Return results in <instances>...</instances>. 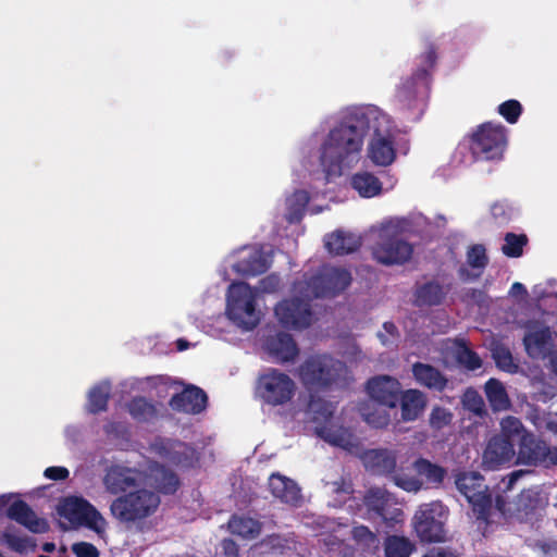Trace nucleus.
<instances>
[{"label": "nucleus", "instance_id": "52", "mask_svg": "<svg viewBox=\"0 0 557 557\" xmlns=\"http://www.w3.org/2000/svg\"><path fill=\"white\" fill-rule=\"evenodd\" d=\"M364 421L375 429H383L389 424L391 416L386 409L374 408L371 411H363Z\"/></svg>", "mask_w": 557, "mask_h": 557}, {"label": "nucleus", "instance_id": "5", "mask_svg": "<svg viewBox=\"0 0 557 557\" xmlns=\"http://www.w3.org/2000/svg\"><path fill=\"white\" fill-rule=\"evenodd\" d=\"M296 383L287 374L275 368H268L259 374L256 382V395L271 407L285 406L296 394Z\"/></svg>", "mask_w": 557, "mask_h": 557}, {"label": "nucleus", "instance_id": "39", "mask_svg": "<svg viewBox=\"0 0 557 557\" xmlns=\"http://www.w3.org/2000/svg\"><path fill=\"white\" fill-rule=\"evenodd\" d=\"M227 525L232 534L244 539H255L261 532L260 522L245 516L233 515Z\"/></svg>", "mask_w": 557, "mask_h": 557}, {"label": "nucleus", "instance_id": "14", "mask_svg": "<svg viewBox=\"0 0 557 557\" xmlns=\"http://www.w3.org/2000/svg\"><path fill=\"white\" fill-rule=\"evenodd\" d=\"M274 313L284 327L292 330L307 329L313 315L309 300L298 297L280 301L274 308Z\"/></svg>", "mask_w": 557, "mask_h": 557}, {"label": "nucleus", "instance_id": "13", "mask_svg": "<svg viewBox=\"0 0 557 557\" xmlns=\"http://www.w3.org/2000/svg\"><path fill=\"white\" fill-rule=\"evenodd\" d=\"M362 503L370 517L381 518L386 523H398L404 519V511L396 506V498L386 488L379 486L368 488Z\"/></svg>", "mask_w": 557, "mask_h": 557}, {"label": "nucleus", "instance_id": "19", "mask_svg": "<svg viewBox=\"0 0 557 557\" xmlns=\"http://www.w3.org/2000/svg\"><path fill=\"white\" fill-rule=\"evenodd\" d=\"M515 444L504 436H493L487 442L482 455V466L485 470H496L509 463L515 457Z\"/></svg>", "mask_w": 557, "mask_h": 557}, {"label": "nucleus", "instance_id": "50", "mask_svg": "<svg viewBox=\"0 0 557 557\" xmlns=\"http://www.w3.org/2000/svg\"><path fill=\"white\" fill-rule=\"evenodd\" d=\"M454 414L447 408L435 406L431 410L429 423L433 430H443L448 426L453 421Z\"/></svg>", "mask_w": 557, "mask_h": 557}, {"label": "nucleus", "instance_id": "6", "mask_svg": "<svg viewBox=\"0 0 557 557\" xmlns=\"http://www.w3.org/2000/svg\"><path fill=\"white\" fill-rule=\"evenodd\" d=\"M352 281L350 271L345 268L323 265L305 281L301 293L308 299L334 297L343 293Z\"/></svg>", "mask_w": 557, "mask_h": 557}, {"label": "nucleus", "instance_id": "8", "mask_svg": "<svg viewBox=\"0 0 557 557\" xmlns=\"http://www.w3.org/2000/svg\"><path fill=\"white\" fill-rule=\"evenodd\" d=\"M226 299V313L230 320L246 330L257 326L259 319L256 317V294L248 283H232Z\"/></svg>", "mask_w": 557, "mask_h": 557}, {"label": "nucleus", "instance_id": "45", "mask_svg": "<svg viewBox=\"0 0 557 557\" xmlns=\"http://www.w3.org/2000/svg\"><path fill=\"white\" fill-rule=\"evenodd\" d=\"M351 537L364 552H372L376 549L380 544L377 534L366 525H354L351 529Z\"/></svg>", "mask_w": 557, "mask_h": 557}, {"label": "nucleus", "instance_id": "53", "mask_svg": "<svg viewBox=\"0 0 557 557\" xmlns=\"http://www.w3.org/2000/svg\"><path fill=\"white\" fill-rule=\"evenodd\" d=\"M394 484L406 492H418L422 488L423 482L418 478L405 474L396 473L389 475Z\"/></svg>", "mask_w": 557, "mask_h": 557}, {"label": "nucleus", "instance_id": "55", "mask_svg": "<svg viewBox=\"0 0 557 557\" xmlns=\"http://www.w3.org/2000/svg\"><path fill=\"white\" fill-rule=\"evenodd\" d=\"M72 552L76 557H99L98 548L88 542H78L72 545Z\"/></svg>", "mask_w": 557, "mask_h": 557}, {"label": "nucleus", "instance_id": "38", "mask_svg": "<svg viewBox=\"0 0 557 557\" xmlns=\"http://www.w3.org/2000/svg\"><path fill=\"white\" fill-rule=\"evenodd\" d=\"M111 397V384L100 382L94 385L88 393L87 410L92 414L107 411Z\"/></svg>", "mask_w": 557, "mask_h": 557}, {"label": "nucleus", "instance_id": "11", "mask_svg": "<svg viewBox=\"0 0 557 557\" xmlns=\"http://www.w3.org/2000/svg\"><path fill=\"white\" fill-rule=\"evenodd\" d=\"M151 453L183 469L196 467L199 462L197 450L180 440L157 436L149 446Z\"/></svg>", "mask_w": 557, "mask_h": 557}, {"label": "nucleus", "instance_id": "47", "mask_svg": "<svg viewBox=\"0 0 557 557\" xmlns=\"http://www.w3.org/2000/svg\"><path fill=\"white\" fill-rule=\"evenodd\" d=\"M500 433L496 436H504L506 440L515 444L516 438H521L522 434L528 433L522 422L512 416L504 418L500 422Z\"/></svg>", "mask_w": 557, "mask_h": 557}, {"label": "nucleus", "instance_id": "27", "mask_svg": "<svg viewBox=\"0 0 557 557\" xmlns=\"http://www.w3.org/2000/svg\"><path fill=\"white\" fill-rule=\"evenodd\" d=\"M411 371L416 382L431 391L442 393L448 385V379L437 368L429 363L414 362Z\"/></svg>", "mask_w": 557, "mask_h": 557}, {"label": "nucleus", "instance_id": "3", "mask_svg": "<svg viewBox=\"0 0 557 557\" xmlns=\"http://www.w3.org/2000/svg\"><path fill=\"white\" fill-rule=\"evenodd\" d=\"M349 370L345 362L327 355L308 357L299 367V377L308 389L330 391L348 384Z\"/></svg>", "mask_w": 557, "mask_h": 557}, {"label": "nucleus", "instance_id": "62", "mask_svg": "<svg viewBox=\"0 0 557 557\" xmlns=\"http://www.w3.org/2000/svg\"><path fill=\"white\" fill-rule=\"evenodd\" d=\"M525 474V472L523 470H516V471H512L510 474H508V481L506 483V490H510L512 488V486L515 485V483Z\"/></svg>", "mask_w": 557, "mask_h": 557}, {"label": "nucleus", "instance_id": "54", "mask_svg": "<svg viewBox=\"0 0 557 557\" xmlns=\"http://www.w3.org/2000/svg\"><path fill=\"white\" fill-rule=\"evenodd\" d=\"M281 277L275 273H271L259 281V290L265 294L276 293L281 288Z\"/></svg>", "mask_w": 557, "mask_h": 557}, {"label": "nucleus", "instance_id": "41", "mask_svg": "<svg viewBox=\"0 0 557 557\" xmlns=\"http://www.w3.org/2000/svg\"><path fill=\"white\" fill-rule=\"evenodd\" d=\"M385 557H410L416 545L408 537L403 535H387L384 540Z\"/></svg>", "mask_w": 557, "mask_h": 557}, {"label": "nucleus", "instance_id": "40", "mask_svg": "<svg viewBox=\"0 0 557 557\" xmlns=\"http://www.w3.org/2000/svg\"><path fill=\"white\" fill-rule=\"evenodd\" d=\"M234 269L242 275L256 276L264 273L269 269V263L261 251H253L239 260Z\"/></svg>", "mask_w": 557, "mask_h": 557}, {"label": "nucleus", "instance_id": "18", "mask_svg": "<svg viewBox=\"0 0 557 557\" xmlns=\"http://www.w3.org/2000/svg\"><path fill=\"white\" fill-rule=\"evenodd\" d=\"M366 388L370 398L379 405L389 409L396 408L400 394V383L397 379L389 375L374 376L368 380Z\"/></svg>", "mask_w": 557, "mask_h": 557}, {"label": "nucleus", "instance_id": "29", "mask_svg": "<svg viewBox=\"0 0 557 557\" xmlns=\"http://www.w3.org/2000/svg\"><path fill=\"white\" fill-rule=\"evenodd\" d=\"M451 289V284H441L432 280L417 286L414 290V302L419 307H435L443 304Z\"/></svg>", "mask_w": 557, "mask_h": 557}, {"label": "nucleus", "instance_id": "61", "mask_svg": "<svg viewBox=\"0 0 557 557\" xmlns=\"http://www.w3.org/2000/svg\"><path fill=\"white\" fill-rule=\"evenodd\" d=\"M293 200L297 202L300 208H305L309 201L308 193L305 190H296L293 194Z\"/></svg>", "mask_w": 557, "mask_h": 557}, {"label": "nucleus", "instance_id": "23", "mask_svg": "<svg viewBox=\"0 0 557 557\" xmlns=\"http://www.w3.org/2000/svg\"><path fill=\"white\" fill-rule=\"evenodd\" d=\"M548 445L532 433L522 434L519 441L518 462L525 466H537L545 462Z\"/></svg>", "mask_w": 557, "mask_h": 557}, {"label": "nucleus", "instance_id": "46", "mask_svg": "<svg viewBox=\"0 0 557 557\" xmlns=\"http://www.w3.org/2000/svg\"><path fill=\"white\" fill-rule=\"evenodd\" d=\"M505 244L502 247V251L509 258H519L523 253V248L528 244V237L525 234L507 233L505 235Z\"/></svg>", "mask_w": 557, "mask_h": 557}, {"label": "nucleus", "instance_id": "37", "mask_svg": "<svg viewBox=\"0 0 557 557\" xmlns=\"http://www.w3.org/2000/svg\"><path fill=\"white\" fill-rule=\"evenodd\" d=\"M413 468L432 487H440L447 475V470L444 467L425 458H418L413 462Z\"/></svg>", "mask_w": 557, "mask_h": 557}, {"label": "nucleus", "instance_id": "17", "mask_svg": "<svg viewBox=\"0 0 557 557\" xmlns=\"http://www.w3.org/2000/svg\"><path fill=\"white\" fill-rule=\"evenodd\" d=\"M143 472L144 484L148 483L157 493L173 495L181 486L178 475L159 461L149 460Z\"/></svg>", "mask_w": 557, "mask_h": 557}, {"label": "nucleus", "instance_id": "31", "mask_svg": "<svg viewBox=\"0 0 557 557\" xmlns=\"http://www.w3.org/2000/svg\"><path fill=\"white\" fill-rule=\"evenodd\" d=\"M368 156L376 165L387 166L392 164L396 158L393 137L391 135L383 136L375 131L369 144Z\"/></svg>", "mask_w": 557, "mask_h": 557}, {"label": "nucleus", "instance_id": "10", "mask_svg": "<svg viewBox=\"0 0 557 557\" xmlns=\"http://www.w3.org/2000/svg\"><path fill=\"white\" fill-rule=\"evenodd\" d=\"M455 483L460 494L471 505L476 519L487 521L493 499L484 476L479 472L463 471L456 474Z\"/></svg>", "mask_w": 557, "mask_h": 557}, {"label": "nucleus", "instance_id": "9", "mask_svg": "<svg viewBox=\"0 0 557 557\" xmlns=\"http://www.w3.org/2000/svg\"><path fill=\"white\" fill-rule=\"evenodd\" d=\"M447 516L448 509L441 502L421 505L413 517V528L420 541L423 543L444 542Z\"/></svg>", "mask_w": 557, "mask_h": 557}, {"label": "nucleus", "instance_id": "44", "mask_svg": "<svg viewBox=\"0 0 557 557\" xmlns=\"http://www.w3.org/2000/svg\"><path fill=\"white\" fill-rule=\"evenodd\" d=\"M492 358L496 367L509 374L519 371V364L515 361L510 349L504 344H495L491 348Z\"/></svg>", "mask_w": 557, "mask_h": 557}, {"label": "nucleus", "instance_id": "1", "mask_svg": "<svg viewBox=\"0 0 557 557\" xmlns=\"http://www.w3.org/2000/svg\"><path fill=\"white\" fill-rule=\"evenodd\" d=\"M370 119L361 110L347 113L334 126L321 147L320 161L327 174L341 173L344 164L362 150L363 140L370 131Z\"/></svg>", "mask_w": 557, "mask_h": 557}, {"label": "nucleus", "instance_id": "22", "mask_svg": "<svg viewBox=\"0 0 557 557\" xmlns=\"http://www.w3.org/2000/svg\"><path fill=\"white\" fill-rule=\"evenodd\" d=\"M264 349L275 362L282 364L294 361L299 354L295 339L285 332L268 336L264 342Z\"/></svg>", "mask_w": 557, "mask_h": 557}, {"label": "nucleus", "instance_id": "26", "mask_svg": "<svg viewBox=\"0 0 557 557\" xmlns=\"http://www.w3.org/2000/svg\"><path fill=\"white\" fill-rule=\"evenodd\" d=\"M315 434L332 446L354 451L359 446V440L345 426L317 425Z\"/></svg>", "mask_w": 557, "mask_h": 557}, {"label": "nucleus", "instance_id": "2", "mask_svg": "<svg viewBox=\"0 0 557 557\" xmlns=\"http://www.w3.org/2000/svg\"><path fill=\"white\" fill-rule=\"evenodd\" d=\"M436 61V46L433 42H426L425 50L417 58L416 70L410 76L401 79L396 88L397 107L412 120H418L425 110Z\"/></svg>", "mask_w": 557, "mask_h": 557}, {"label": "nucleus", "instance_id": "36", "mask_svg": "<svg viewBox=\"0 0 557 557\" xmlns=\"http://www.w3.org/2000/svg\"><path fill=\"white\" fill-rule=\"evenodd\" d=\"M486 399L493 411H505L511 406L504 384L497 379H490L484 385Z\"/></svg>", "mask_w": 557, "mask_h": 557}, {"label": "nucleus", "instance_id": "56", "mask_svg": "<svg viewBox=\"0 0 557 557\" xmlns=\"http://www.w3.org/2000/svg\"><path fill=\"white\" fill-rule=\"evenodd\" d=\"M107 435H112L116 438H123L128 434V428L123 422L110 421L103 426Z\"/></svg>", "mask_w": 557, "mask_h": 557}, {"label": "nucleus", "instance_id": "16", "mask_svg": "<svg viewBox=\"0 0 557 557\" xmlns=\"http://www.w3.org/2000/svg\"><path fill=\"white\" fill-rule=\"evenodd\" d=\"M59 515L71 523L84 524L99 531L98 522L103 521L101 513L83 497H67L59 506Z\"/></svg>", "mask_w": 557, "mask_h": 557}, {"label": "nucleus", "instance_id": "25", "mask_svg": "<svg viewBox=\"0 0 557 557\" xmlns=\"http://www.w3.org/2000/svg\"><path fill=\"white\" fill-rule=\"evenodd\" d=\"M361 459L366 469L374 474L385 476L393 474L397 466L395 453L386 448L368 449L363 453Z\"/></svg>", "mask_w": 557, "mask_h": 557}, {"label": "nucleus", "instance_id": "42", "mask_svg": "<svg viewBox=\"0 0 557 557\" xmlns=\"http://www.w3.org/2000/svg\"><path fill=\"white\" fill-rule=\"evenodd\" d=\"M308 412L311 414V420L318 425H330L334 408L330 401L311 395L308 403Z\"/></svg>", "mask_w": 557, "mask_h": 557}, {"label": "nucleus", "instance_id": "12", "mask_svg": "<svg viewBox=\"0 0 557 557\" xmlns=\"http://www.w3.org/2000/svg\"><path fill=\"white\" fill-rule=\"evenodd\" d=\"M413 255V246L398 233H383L372 247L373 259L383 265H403Z\"/></svg>", "mask_w": 557, "mask_h": 557}, {"label": "nucleus", "instance_id": "43", "mask_svg": "<svg viewBox=\"0 0 557 557\" xmlns=\"http://www.w3.org/2000/svg\"><path fill=\"white\" fill-rule=\"evenodd\" d=\"M544 499L542 494L536 488L523 490L516 503L518 512L523 513L525 517L534 515L537 509L543 508Z\"/></svg>", "mask_w": 557, "mask_h": 557}, {"label": "nucleus", "instance_id": "49", "mask_svg": "<svg viewBox=\"0 0 557 557\" xmlns=\"http://www.w3.org/2000/svg\"><path fill=\"white\" fill-rule=\"evenodd\" d=\"M462 406L466 410L478 417L486 414L485 403L482 396L473 388H468L462 396Z\"/></svg>", "mask_w": 557, "mask_h": 557}, {"label": "nucleus", "instance_id": "15", "mask_svg": "<svg viewBox=\"0 0 557 557\" xmlns=\"http://www.w3.org/2000/svg\"><path fill=\"white\" fill-rule=\"evenodd\" d=\"M102 483L108 493L123 495L126 491L144 484V472L137 468L111 465L106 469Z\"/></svg>", "mask_w": 557, "mask_h": 557}, {"label": "nucleus", "instance_id": "64", "mask_svg": "<svg viewBox=\"0 0 557 557\" xmlns=\"http://www.w3.org/2000/svg\"><path fill=\"white\" fill-rule=\"evenodd\" d=\"M544 463L557 466V447L548 446L547 458L545 459Z\"/></svg>", "mask_w": 557, "mask_h": 557}, {"label": "nucleus", "instance_id": "32", "mask_svg": "<svg viewBox=\"0 0 557 557\" xmlns=\"http://www.w3.org/2000/svg\"><path fill=\"white\" fill-rule=\"evenodd\" d=\"M324 244L331 255L345 256L357 251L361 247V237L354 233L336 230L326 235Z\"/></svg>", "mask_w": 557, "mask_h": 557}, {"label": "nucleus", "instance_id": "35", "mask_svg": "<svg viewBox=\"0 0 557 557\" xmlns=\"http://www.w3.org/2000/svg\"><path fill=\"white\" fill-rule=\"evenodd\" d=\"M127 412L139 422L147 423L158 418V408L154 403L144 396H135L126 404Z\"/></svg>", "mask_w": 557, "mask_h": 557}, {"label": "nucleus", "instance_id": "58", "mask_svg": "<svg viewBox=\"0 0 557 557\" xmlns=\"http://www.w3.org/2000/svg\"><path fill=\"white\" fill-rule=\"evenodd\" d=\"M222 553L225 557H238L239 547L232 539H223L221 542Z\"/></svg>", "mask_w": 557, "mask_h": 557}, {"label": "nucleus", "instance_id": "51", "mask_svg": "<svg viewBox=\"0 0 557 557\" xmlns=\"http://www.w3.org/2000/svg\"><path fill=\"white\" fill-rule=\"evenodd\" d=\"M523 108L521 103L516 99H509L500 103L497 108V112L509 123L515 124L518 122L522 114Z\"/></svg>", "mask_w": 557, "mask_h": 557}, {"label": "nucleus", "instance_id": "20", "mask_svg": "<svg viewBox=\"0 0 557 557\" xmlns=\"http://www.w3.org/2000/svg\"><path fill=\"white\" fill-rule=\"evenodd\" d=\"M169 405L174 411L198 414L207 408L208 396L202 388L188 385L181 393L174 394Z\"/></svg>", "mask_w": 557, "mask_h": 557}, {"label": "nucleus", "instance_id": "21", "mask_svg": "<svg viewBox=\"0 0 557 557\" xmlns=\"http://www.w3.org/2000/svg\"><path fill=\"white\" fill-rule=\"evenodd\" d=\"M527 355L532 359L545 360L554 348L552 331L548 326L532 327L523 336Z\"/></svg>", "mask_w": 557, "mask_h": 557}, {"label": "nucleus", "instance_id": "63", "mask_svg": "<svg viewBox=\"0 0 557 557\" xmlns=\"http://www.w3.org/2000/svg\"><path fill=\"white\" fill-rule=\"evenodd\" d=\"M383 330L385 331V333L391 336L392 338H397L399 337V332H398V329L397 326L395 325L394 322L392 321H386L383 323Z\"/></svg>", "mask_w": 557, "mask_h": 557}, {"label": "nucleus", "instance_id": "60", "mask_svg": "<svg viewBox=\"0 0 557 557\" xmlns=\"http://www.w3.org/2000/svg\"><path fill=\"white\" fill-rule=\"evenodd\" d=\"M422 557H459L455 552L447 548H432Z\"/></svg>", "mask_w": 557, "mask_h": 557}, {"label": "nucleus", "instance_id": "4", "mask_svg": "<svg viewBox=\"0 0 557 557\" xmlns=\"http://www.w3.org/2000/svg\"><path fill=\"white\" fill-rule=\"evenodd\" d=\"M160 503V496L156 492L138 488L113 499L110 512L120 522L135 523L152 516Z\"/></svg>", "mask_w": 557, "mask_h": 557}, {"label": "nucleus", "instance_id": "34", "mask_svg": "<svg viewBox=\"0 0 557 557\" xmlns=\"http://www.w3.org/2000/svg\"><path fill=\"white\" fill-rule=\"evenodd\" d=\"M351 187L363 198H372L382 193V182L372 173L362 171L351 176Z\"/></svg>", "mask_w": 557, "mask_h": 557}, {"label": "nucleus", "instance_id": "24", "mask_svg": "<svg viewBox=\"0 0 557 557\" xmlns=\"http://www.w3.org/2000/svg\"><path fill=\"white\" fill-rule=\"evenodd\" d=\"M7 516L33 533H45L49 530L48 522L38 518L28 504L22 499H17L9 506Z\"/></svg>", "mask_w": 557, "mask_h": 557}, {"label": "nucleus", "instance_id": "33", "mask_svg": "<svg viewBox=\"0 0 557 557\" xmlns=\"http://www.w3.org/2000/svg\"><path fill=\"white\" fill-rule=\"evenodd\" d=\"M488 260L486 250L483 245H473L467 252V263L479 271L475 273L470 272L467 268L461 267L458 271L459 276L462 281H474L478 280L483 269L486 267Z\"/></svg>", "mask_w": 557, "mask_h": 557}, {"label": "nucleus", "instance_id": "59", "mask_svg": "<svg viewBox=\"0 0 557 557\" xmlns=\"http://www.w3.org/2000/svg\"><path fill=\"white\" fill-rule=\"evenodd\" d=\"M333 492L337 494H350L354 492L352 483L345 479L332 482Z\"/></svg>", "mask_w": 557, "mask_h": 557}, {"label": "nucleus", "instance_id": "57", "mask_svg": "<svg viewBox=\"0 0 557 557\" xmlns=\"http://www.w3.org/2000/svg\"><path fill=\"white\" fill-rule=\"evenodd\" d=\"M44 475L47 479L52 480V481H61V480L67 479L70 475V472L64 467H54L53 466V467H48L45 470Z\"/></svg>", "mask_w": 557, "mask_h": 557}, {"label": "nucleus", "instance_id": "28", "mask_svg": "<svg viewBox=\"0 0 557 557\" xmlns=\"http://www.w3.org/2000/svg\"><path fill=\"white\" fill-rule=\"evenodd\" d=\"M271 494L282 503L296 506L301 499L300 488L297 483L280 473H272L269 478Z\"/></svg>", "mask_w": 557, "mask_h": 557}, {"label": "nucleus", "instance_id": "7", "mask_svg": "<svg viewBox=\"0 0 557 557\" xmlns=\"http://www.w3.org/2000/svg\"><path fill=\"white\" fill-rule=\"evenodd\" d=\"M507 146V128L486 122L478 126L470 137V150L475 159L499 160Z\"/></svg>", "mask_w": 557, "mask_h": 557}, {"label": "nucleus", "instance_id": "30", "mask_svg": "<svg viewBox=\"0 0 557 557\" xmlns=\"http://www.w3.org/2000/svg\"><path fill=\"white\" fill-rule=\"evenodd\" d=\"M401 419L405 422L416 421L424 411L428 398L426 395L417 388L400 391L399 400Z\"/></svg>", "mask_w": 557, "mask_h": 557}, {"label": "nucleus", "instance_id": "48", "mask_svg": "<svg viewBox=\"0 0 557 557\" xmlns=\"http://www.w3.org/2000/svg\"><path fill=\"white\" fill-rule=\"evenodd\" d=\"M456 360L459 364L470 371H475L482 367V359L480 356L474 350L470 349L463 342L457 349Z\"/></svg>", "mask_w": 557, "mask_h": 557}]
</instances>
